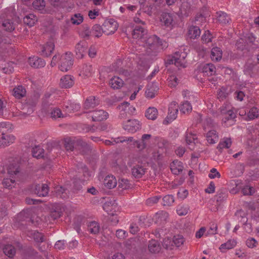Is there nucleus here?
<instances>
[{"instance_id": "obj_1", "label": "nucleus", "mask_w": 259, "mask_h": 259, "mask_svg": "<svg viewBox=\"0 0 259 259\" xmlns=\"http://www.w3.org/2000/svg\"><path fill=\"white\" fill-rule=\"evenodd\" d=\"M145 41V46L154 52H159L167 47L166 42L162 41L155 35L150 36Z\"/></svg>"}, {"instance_id": "obj_2", "label": "nucleus", "mask_w": 259, "mask_h": 259, "mask_svg": "<svg viewBox=\"0 0 259 259\" xmlns=\"http://www.w3.org/2000/svg\"><path fill=\"white\" fill-rule=\"evenodd\" d=\"M73 59L70 53H66L60 57L59 68L62 71L66 72L70 70L73 65Z\"/></svg>"}, {"instance_id": "obj_3", "label": "nucleus", "mask_w": 259, "mask_h": 259, "mask_svg": "<svg viewBox=\"0 0 259 259\" xmlns=\"http://www.w3.org/2000/svg\"><path fill=\"white\" fill-rule=\"evenodd\" d=\"M104 34L110 35L113 34L117 29V22L113 19L106 20L102 24Z\"/></svg>"}, {"instance_id": "obj_4", "label": "nucleus", "mask_w": 259, "mask_h": 259, "mask_svg": "<svg viewBox=\"0 0 259 259\" xmlns=\"http://www.w3.org/2000/svg\"><path fill=\"white\" fill-rule=\"evenodd\" d=\"M40 55L44 57H48L53 53L55 44L53 39H50L44 45L40 46Z\"/></svg>"}, {"instance_id": "obj_5", "label": "nucleus", "mask_w": 259, "mask_h": 259, "mask_svg": "<svg viewBox=\"0 0 259 259\" xmlns=\"http://www.w3.org/2000/svg\"><path fill=\"white\" fill-rule=\"evenodd\" d=\"M178 104L175 101L172 102L169 104L168 115L166 119L164 120V122L169 123V121H171L176 118L178 112Z\"/></svg>"}, {"instance_id": "obj_6", "label": "nucleus", "mask_w": 259, "mask_h": 259, "mask_svg": "<svg viewBox=\"0 0 259 259\" xmlns=\"http://www.w3.org/2000/svg\"><path fill=\"white\" fill-rule=\"evenodd\" d=\"M0 28L6 31L12 32L15 29V24L12 19H5L3 15L0 17Z\"/></svg>"}, {"instance_id": "obj_7", "label": "nucleus", "mask_w": 259, "mask_h": 259, "mask_svg": "<svg viewBox=\"0 0 259 259\" xmlns=\"http://www.w3.org/2000/svg\"><path fill=\"white\" fill-rule=\"evenodd\" d=\"M123 126L125 130L131 133H135L141 128L140 122L136 119H128L123 123Z\"/></svg>"}, {"instance_id": "obj_8", "label": "nucleus", "mask_w": 259, "mask_h": 259, "mask_svg": "<svg viewBox=\"0 0 259 259\" xmlns=\"http://www.w3.org/2000/svg\"><path fill=\"white\" fill-rule=\"evenodd\" d=\"M87 49L88 44L85 40L78 42L75 47L76 57L78 59L82 58L87 52Z\"/></svg>"}, {"instance_id": "obj_9", "label": "nucleus", "mask_w": 259, "mask_h": 259, "mask_svg": "<svg viewBox=\"0 0 259 259\" xmlns=\"http://www.w3.org/2000/svg\"><path fill=\"white\" fill-rule=\"evenodd\" d=\"M17 219L19 222L21 223V224L23 225L34 224V221L30 217V213L28 211H22L20 212L18 214Z\"/></svg>"}, {"instance_id": "obj_10", "label": "nucleus", "mask_w": 259, "mask_h": 259, "mask_svg": "<svg viewBox=\"0 0 259 259\" xmlns=\"http://www.w3.org/2000/svg\"><path fill=\"white\" fill-rule=\"evenodd\" d=\"M76 145L79 147V150L82 154H89L91 153L92 146L82 139H79L76 140Z\"/></svg>"}, {"instance_id": "obj_11", "label": "nucleus", "mask_w": 259, "mask_h": 259, "mask_svg": "<svg viewBox=\"0 0 259 259\" xmlns=\"http://www.w3.org/2000/svg\"><path fill=\"white\" fill-rule=\"evenodd\" d=\"M49 188L47 184H37L35 186L34 192L39 197H45L48 195Z\"/></svg>"}, {"instance_id": "obj_12", "label": "nucleus", "mask_w": 259, "mask_h": 259, "mask_svg": "<svg viewBox=\"0 0 259 259\" xmlns=\"http://www.w3.org/2000/svg\"><path fill=\"white\" fill-rule=\"evenodd\" d=\"M28 63L31 67L34 68H42L46 65L45 61L37 56L29 57Z\"/></svg>"}, {"instance_id": "obj_13", "label": "nucleus", "mask_w": 259, "mask_h": 259, "mask_svg": "<svg viewBox=\"0 0 259 259\" xmlns=\"http://www.w3.org/2000/svg\"><path fill=\"white\" fill-rule=\"evenodd\" d=\"M74 77L70 75H66L61 77L60 81V87L61 88H70L74 84Z\"/></svg>"}, {"instance_id": "obj_14", "label": "nucleus", "mask_w": 259, "mask_h": 259, "mask_svg": "<svg viewBox=\"0 0 259 259\" xmlns=\"http://www.w3.org/2000/svg\"><path fill=\"white\" fill-rule=\"evenodd\" d=\"M176 66L177 67H185V58L187 57V54L184 52H177L174 54Z\"/></svg>"}, {"instance_id": "obj_15", "label": "nucleus", "mask_w": 259, "mask_h": 259, "mask_svg": "<svg viewBox=\"0 0 259 259\" xmlns=\"http://www.w3.org/2000/svg\"><path fill=\"white\" fill-rule=\"evenodd\" d=\"M151 138L150 134H144L140 140H136L134 142V145L140 150L144 149L146 147L147 143Z\"/></svg>"}, {"instance_id": "obj_16", "label": "nucleus", "mask_w": 259, "mask_h": 259, "mask_svg": "<svg viewBox=\"0 0 259 259\" xmlns=\"http://www.w3.org/2000/svg\"><path fill=\"white\" fill-rule=\"evenodd\" d=\"M108 114L103 110H96L92 112V118L94 121H100L106 119Z\"/></svg>"}, {"instance_id": "obj_17", "label": "nucleus", "mask_w": 259, "mask_h": 259, "mask_svg": "<svg viewBox=\"0 0 259 259\" xmlns=\"http://www.w3.org/2000/svg\"><path fill=\"white\" fill-rule=\"evenodd\" d=\"M147 32V30L141 26H136L132 31V36L135 39H141Z\"/></svg>"}, {"instance_id": "obj_18", "label": "nucleus", "mask_w": 259, "mask_h": 259, "mask_svg": "<svg viewBox=\"0 0 259 259\" xmlns=\"http://www.w3.org/2000/svg\"><path fill=\"white\" fill-rule=\"evenodd\" d=\"M99 104V102L98 99H96L95 96H90L86 99L83 107L84 109L88 110L94 108Z\"/></svg>"}, {"instance_id": "obj_19", "label": "nucleus", "mask_w": 259, "mask_h": 259, "mask_svg": "<svg viewBox=\"0 0 259 259\" xmlns=\"http://www.w3.org/2000/svg\"><path fill=\"white\" fill-rule=\"evenodd\" d=\"M201 70L204 75L211 76L215 74V67L211 63L205 64L202 66Z\"/></svg>"}, {"instance_id": "obj_20", "label": "nucleus", "mask_w": 259, "mask_h": 259, "mask_svg": "<svg viewBox=\"0 0 259 259\" xmlns=\"http://www.w3.org/2000/svg\"><path fill=\"white\" fill-rule=\"evenodd\" d=\"M149 251L152 253H159L161 250V245L160 243L155 240H151L148 244Z\"/></svg>"}, {"instance_id": "obj_21", "label": "nucleus", "mask_w": 259, "mask_h": 259, "mask_svg": "<svg viewBox=\"0 0 259 259\" xmlns=\"http://www.w3.org/2000/svg\"><path fill=\"white\" fill-rule=\"evenodd\" d=\"M170 169L174 175H179L183 170L182 162L178 160H174L170 164Z\"/></svg>"}, {"instance_id": "obj_22", "label": "nucleus", "mask_w": 259, "mask_h": 259, "mask_svg": "<svg viewBox=\"0 0 259 259\" xmlns=\"http://www.w3.org/2000/svg\"><path fill=\"white\" fill-rule=\"evenodd\" d=\"M146 168L142 165H136L132 168L133 176L136 178H141L145 173Z\"/></svg>"}, {"instance_id": "obj_23", "label": "nucleus", "mask_w": 259, "mask_h": 259, "mask_svg": "<svg viewBox=\"0 0 259 259\" xmlns=\"http://www.w3.org/2000/svg\"><path fill=\"white\" fill-rule=\"evenodd\" d=\"M217 20L222 24H227L231 21V18L225 12L219 11L217 12Z\"/></svg>"}, {"instance_id": "obj_24", "label": "nucleus", "mask_w": 259, "mask_h": 259, "mask_svg": "<svg viewBox=\"0 0 259 259\" xmlns=\"http://www.w3.org/2000/svg\"><path fill=\"white\" fill-rule=\"evenodd\" d=\"M15 140V138L13 135H2L0 138V147L9 145L11 143H14Z\"/></svg>"}, {"instance_id": "obj_25", "label": "nucleus", "mask_w": 259, "mask_h": 259, "mask_svg": "<svg viewBox=\"0 0 259 259\" xmlns=\"http://www.w3.org/2000/svg\"><path fill=\"white\" fill-rule=\"evenodd\" d=\"M37 21V17L33 14L30 13L23 18V22L24 24L31 27L35 24Z\"/></svg>"}, {"instance_id": "obj_26", "label": "nucleus", "mask_w": 259, "mask_h": 259, "mask_svg": "<svg viewBox=\"0 0 259 259\" xmlns=\"http://www.w3.org/2000/svg\"><path fill=\"white\" fill-rule=\"evenodd\" d=\"M160 21L165 26L169 27L172 25L174 20L171 14L163 13L161 15Z\"/></svg>"}, {"instance_id": "obj_27", "label": "nucleus", "mask_w": 259, "mask_h": 259, "mask_svg": "<svg viewBox=\"0 0 259 259\" xmlns=\"http://www.w3.org/2000/svg\"><path fill=\"white\" fill-rule=\"evenodd\" d=\"M206 140L208 143L213 144L219 140V136L215 130H210L206 135Z\"/></svg>"}, {"instance_id": "obj_28", "label": "nucleus", "mask_w": 259, "mask_h": 259, "mask_svg": "<svg viewBox=\"0 0 259 259\" xmlns=\"http://www.w3.org/2000/svg\"><path fill=\"white\" fill-rule=\"evenodd\" d=\"M105 186L108 189L114 188L117 185V181L115 177L113 176H107L104 180Z\"/></svg>"}, {"instance_id": "obj_29", "label": "nucleus", "mask_w": 259, "mask_h": 259, "mask_svg": "<svg viewBox=\"0 0 259 259\" xmlns=\"http://www.w3.org/2000/svg\"><path fill=\"white\" fill-rule=\"evenodd\" d=\"M48 114L52 119L63 117L61 110L57 107H51L48 111Z\"/></svg>"}, {"instance_id": "obj_30", "label": "nucleus", "mask_w": 259, "mask_h": 259, "mask_svg": "<svg viewBox=\"0 0 259 259\" xmlns=\"http://www.w3.org/2000/svg\"><path fill=\"white\" fill-rule=\"evenodd\" d=\"M109 84L114 90L119 89L122 87L123 81L119 77L114 76L110 80Z\"/></svg>"}, {"instance_id": "obj_31", "label": "nucleus", "mask_w": 259, "mask_h": 259, "mask_svg": "<svg viewBox=\"0 0 259 259\" xmlns=\"http://www.w3.org/2000/svg\"><path fill=\"white\" fill-rule=\"evenodd\" d=\"M26 90L22 85H19L13 89V95L17 99H20L26 95Z\"/></svg>"}, {"instance_id": "obj_32", "label": "nucleus", "mask_w": 259, "mask_h": 259, "mask_svg": "<svg viewBox=\"0 0 259 259\" xmlns=\"http://www.w3.org/2000/svg\"><path fill=\"white\" fill-rule=\"evenodd\" d=\"M200 29L196 26H191L189 27L188 35L190 38L195 39L200 36Z\"/></svg>"}, {"instance_id": "obj_33", "label": "nucleus", "mask_w": 259, "mask_h": 259, "mask_svg": "<svg viewBox=\"0 0 259 259\" xmlns=\"http://www.w3.org/2000/svg\"><path fill=\"white\" fill-rule=\"evenodd\" d=\"M13 125L9 122L0 123V133L2 135H8L7 134L12 132Z\"/></svg>"}, {"instance_id": "obj_34", "label": "nucleus", "mask_w": 259, "mask_h": 259, "mask_svg": "<svg viewBox=\"0 0 259 259\" xmlns=\"http://www.w3.org/2000/svg\"><path fill=\"white\" fill-rule=\"evenodd\" d=\"M56 196L62 199H67L68 198V191L63 187H57L55 188Z\"/></svg>"}, {"instance_id": "obj_35", "label": "nucleus", "mask_w": 259, "mask_h": 259, "mask_svg": "<svg viewBox=\"0 0 259 259\" xmlns=\"http://www.w3.org/2000/svg\"><path fill=\"white\" fill-rule=\"evenodd\" d=\"M158 111L155 107L148 108L145 112V116L148 119L154 120L156 119Z\"/></svg>"}, {"instance_id": "obj_36", "label": "nucleus", "mask_w": 259, "mask_h": 259, "mask_svg": "<svg viewBox=\"0 0 259 259\" xmlns=\"http://www.w3.org/2000/svg\"><path fill=\"white\" fill-rule=\"evenodd\" d=\"M221 113L225 114V116L222 119L224 122H226L229 120H233V119L236 117V113L232 110L226 111V110L223 109L221 110Z\"/></svg>"}, {"instance_id": "obj_37", "label": "nucleus", "mask_w": 259, "mask_h": 259, "mask_svg": "<svg viewBox=\"0 0 259 259\" xmlns=\"http://www.w3.org/2000/svg\"><path fill=\"white\" fill-rule=\"evenodd\" d=\"M83 20L82 15L78 13L74 14L73 16L71 18L70 20L69 19L66 20L65 22L67 24H69L70 21H71L73 24L79 25L82 22Z\"/></svg>"}, {"instance_id": "obj_38", "label": "nucleus", "mask_w": 259, "mask_h": 259, "mask_svg": "<svg viewBox=\"0 0 259 259\" xmlns=\"http://www.w3.org/2000/svg\"><path fill=\"white\" fill-rule=\"evenodd\" d=\"M20 171V163L18 161L11 163L8 168V172L10 175H17Z\"/></svg>"}, {"instance_id": "obj_39", "label": "nucleus", "mask_w": 259, "mask_h": 259, "mask_svg": "<svg viewBox=\"0 0 259 259\" xmlns=\"http://www.w3.org/2000/svg\"><path fill=\"white\" fill-rule=\"evenodd\" d=\"M130 104L127 102H123L118 105L117 107L119 110H121L120 113L119 115V118L120 119H125L127 116L126 112V108L128 107Z\"/></svg>"}, {"instance_id": "obj_40", "label": "nucleus", "mask_w": 259, "mask_h": 259, "mask_svg": "<svg viewBox=\"0 0 259 259\" xmlns=\"http://www.w3.org/2000/svg\"><path fill=\"white\" fill-rule=\"evenodd\" d=\"M32 6L35 10L40 11L41 13H43L45 11L46 3L44 0H35L32 3Z\"/></svg>"}, {"instance_id": "obj_41", "label": "nucleus", "mask_w": 259, "mask_h": 259, "mask_svg": "<svg viewBox=\"0 0 259 259\" xmlns=\"http://www.w3.org/2000/svg\"><path fill=\"white\" fill-rule=\"evenodd\" d=\"M222 57V52L219 48H212L211 52V58L212 60L219 61Z\"/></svg>"}, {"instance_id": "obj_42", "label": "nucleus", "mask_w": 259, "mask_h": 259, "mask_svg": "<svg viewBox=\"0 0 259 259\" xmlns=\"http://www.w3.org/2000/svg\"><path fill=\"white\" fill-rule=\"evenodd\" d=\"M232 144L231 139L230 138H224L223 141H220L217 148L220 152L223 148H229Z\"/></svg>"}, {"instance_id": "obj_43", "label": "nucleus", "mask_w": 259, "mask_h": 259, "mask_svg": "<svg viewBox=\"0 0 259 259\" xmlns=\"http://www.w3.org/2000/svg\"><path fill=\"white\" fill-rule=\"evenodd\" d=\"M207 10L206 7H203L201 10L200 13H198L195 18V21L202 22L205 20V18L207 15Z\"/></svg>"}, {"instance_id": "obj_44", "label": "nucleus", "mask_w": 259, "mask_h": 259, "mask_svg": "<svg viewBox=\"0 0 259 259\" xmlns=\"http://www.w3.org/2000/svg\"><path fill=\"white\" fill-rule=\"evenodd\" d=\"M236 245V242L234 240H229L227 242L222 244L219 248L222 252H225V250L232 249Z\"/></svg>"}, {"instance_id": "obj_45", "label": "nucleus", "mask_w": 259, "mask_h": 259, "mask_svg": "<svg viewBox=\"0 0 259 259\" xmlns=\"http://www.w3.org/2000/svg\"><path fill=\"white\" fill-rule=\"evenodd\" d=\"M44 150L39 146H35L32 149L33 157L37 159L44 157Z\"/></svg>"}, {"instance_id": "obj_46", "label": "nucleus", "mask_w": 259, "mask_h": 259, "mask_svg": "<svg viewBox=\"0 0 259 259\" xmlns=\"http://www.w3.org/2000/svg\"><path fill=\"white\" fill-rule=\"evenodd\" d=\"M75 143H76V141L72 140L70 138H65L64 141V145L67 151H72Z\"/></svg>"}, {"instance_id": "obj_47", "label": "nucleus", "mask_w": 259, "mask_h": 259, "mask_svg": "<svg viewBox=\"0 0 259 259\" xmlns=\"http://www.w3.org/2000/svg\"><path fill=\"white\" fill-rule=\"evenodd\" d=\"M88 231L94 234H96L99 232L100 226L96 222H92L88 225Z\"/></svg>"}, {"instance_id": "obj_48", "label": "nucleus", "mask_w": 259, "mask_h": 259, "mask_svg": "<svg viewBox=\"0 0 259 259\" xmlns=\"http://www.w3.org/2000/svg\"><path fill=\"white\" fill-rule=\"evenodd\" d=\"M92 32L95 37H100L104 33L103 26L99 24H95L92 27Z\"/></svg>"}, {"instance_id": "obj_49", "label": "nucleus", "mask_w": 259, "mask_h": 259, "mask_svg": "<svg viewBox=\"0 0 259 259\" xmlns=\"http://www.w3.org/2000/svg\"><path fill=\"white\" fill-rule=\"evenodd\" d=\"M4 253L9 257H12L15 254L14 247L12 245H7L3 248Z\"/></svg>"}, {"instance_id": "obj_50", "label": "nucleus", "mask_w": 259, "mask_h": 259, "mask_svg": "<svg viewBox=\"0 0 259 259\" xmlns=\"http://www.w3.org/2000/svg\"><path fill=\"white\" fill-rule=\"evenodd\" d=\"M83 182L80 180H76L73 182V186L72 188V192L74 193H77L81 190Z\"/></svg>"}, {"instance_id": "obj_51", "label": "nucleus", "mask_w": 259, "mask_h": 259, "mask_svg": "<svg viewBox=\"0 0 259 259\" xmlns=\"http://www.w3.org/2000/svg\"><path fill=\"white\" fill-rule=\"evenodd\" d=\"M192 109V106L188 101L183 103L180 107V111L183 113H189L191 111Z\"/></svg>"}, {"instance_id": "obj_52", "label": "nucleus", "mask_w": 259, "mask_h": 259, "mask_svg": "<svg viewBox=\"0 0 259 259\" xmlns=\"http://www.w3.org/2000/svg\"><path fill=\"white\" fill-rule=\"evenodd\" d=\"M173 239L171 240L169 238H165L163 241L162 246L167 250H172L174 247Z\"/></svg>"}, {"instance_id": "obj_53", "label": "nucleus", "mask_w": 259, "mask_h": 259, "mask_svg": "<svg viewBox=\"0 0 259 259\" xmlns=\"http://www.w3.org/2000/svg\"><path fill=\"white\" fill-rule=\"evenodd\" d=\"M31 235L36 242L41 243L44 241V235L41 233L34 231L31 233Z\"/></svg>"}, {"instance_id": "obj_54", "label": "nucleus", "mask_w": 259, "mask_h": 259, "mask_svg": "<svg viewBox=\"0 0 259 259\" xmlns=\"http://www.w3.org/2000/svg\"><path fill=\"white\" fill-rule=\"evenodd\" d=\"M131 187V184L127 179H122L119 181L118 187L123 190L128 189Z\"/></svg>"}, {"instance_id": "obj_55", "label": "nucleus", "mask_w": 259, "mask_h": 259, "mask_svg": "<svg viewBox=\"0 0 259 259\" xmlns=\"http://www.w3.org/2000/svg\"><path fill=\"white\" fill-rule=\"evenodd\" d=\"M258 110L256 107L251 108L247 113V116L250 119H254L258 117Z\"/></svg>"}, {"instance_id": "obj_56", "label": "nucleus", "mask_w": 259, "mask_h": 259, "mask_svg": "<svg viewBox=\"0 0 259 259\" xmlns=\"http://www.w3.org/2000/svg\"><path fill=\"white\" fill-rule=\"evenodd\" d=\"M184 242V239L182 235H176L173 237V242L177 247H179L181 246Z\"/></svg>"}, {"instance_id": "obj_57", "label": "nucleus", "mask_w": 259, "mask_h": 259, "mask_svg": "<svg viewBox=\"0 0 259 259\" xmlns=\"http://www.w3.org/2000/svg\"><path fill=\"white\" fill-rule=\"evenodd\" d=\"M217 202H221L227 198V194L224 189L219 191L215 196Z\"/></svg>"}, {"instance_id": "obj_58", "label": "nucleus", "mask_w": 259, "mask_h": 259, "mask_svg": "<svg viewBox=\"0 0 259 259\" xmlns=\"http://www.w3.org/2000/svg\"><path fill=\"white\" fill-rule=\"evenodd\" d=\"M163 205L170 206L174 202V197L171 195H167L163 197Z\"/></svg>"}, {"instance_id": "obj_59", "label": "nucleus", "mask_w": 259, "mask_h": 259, "mask_svg": "<svg viewBox=\"0 0 259 259\" xmlns=\"http://www.w3.org/2000/svg\"><path fill=\"white\" fill-rule=\"evenodd\" d=\"M197 139L196 135L191 132H187L185 135V140L188 144H190L194 142L195 140Z\"/></svg>"}, {"instance_id": "obj_60", "label": "nucleus", "mask_w": 259, "mask_h": 259, "mask_svg": "<svg viewBox=\"0 0 259 259\" xmlns=\"http://www.w3.org/2000/svg\"><path fill=\"white\" fill-rule=\"evenodd\" d=\"M242 192L244 195H252L255 192V190L252 187L247 185L242 189Z\"/></svg>"}, {"instance_id": "obj_61", "label": "nucleus", "mask_w": 259, "mask_h": 259, "mask_svg": "<svg viewBox=\"0 0 259 259\" xmlns=\"http://www.w3.org/2000/svg\"><path fill=\"white\" fill-rule=\"evenodd\" d=\"M15 181L14 180L11 179H4L3 181V185L6 188L11 189L13 187V184Z\"/></svg>"}, {"instance_id": "obj_62", "label": "nucleus", "mask_w": 259, "mask_h": 259, "mask_svg": "<svg viewBox=\"0 0 259 259\" xmlns=\"http://www.w3.org/2000/svg\"><path fill=\"white\" fill-rule=\"evenodd\" d=\"M228 93L225 88H222L218 92V97L220 100H223L227 97Z\"/></svg>"}, {"instance_id": "obj_63", "label": "nucleus", "mask_w": 259, "mask_h": 259, "mask_svg": "<svg viewBox=\"0 0 259 259\" xmlns=\"http://www.w3.org/2000/svg\"><path fill=\"white\" fill-rule=\"evenodd\" d=\"M62 215V212L58 210H52L50 213V218L52 220H55L60 218Z\"/></svg>"}, {"instance_id": "obj_64", "label": "nucleus", "mask_w": 259, "mask_h": 259, "mask_svg": "<svg viewBox=\"0 0 259 259\" xmlns=\"http://www.w3.org/2000/svg\"><path fill=\"white\" fill-rule=\"evenodd\" d=\"M127 232L122 229L117 230L116 232V236L119 239H124L127 236Z\"/></svg>"}]
</instances>
